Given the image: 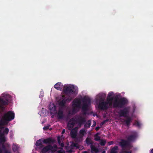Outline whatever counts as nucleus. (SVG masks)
Instances as JSON below:
<instances>
[{"instance_id": "f257e3e1", "label": "nucleus", "mask_w": 153, "mask_h": 153, "mask_svg": "<svg viewBox=\"0 0 153 153\" xmlns=\"http://www.w3.org/2000/svg\"><path fill=\"white\" fill-rule=\"evenodd\" d=\"M132 134L129 135L127 137V140L122 139L119 143L120 146L123 149L126 147H130V142L134 140L137 135V132L136 131H133L131 132Z\"/></svg>"}, {"instance_id": "f03ea898", "label": "nucleus", "mask_w": 153, "mask_h": 153, "mask_svg": "<svg viewBox=\"0 0 153 153\" xmlns=\"http://www.w3.org/2000/svg\"><path fill=\"white\" fill-rule=\"evenodd\" d=\"M15 117L14 113L11 111H9L4 114L0 120V125L3 126L8 124V122L13 120Z\"/></svg>"}, {"instance_id": "7ed1b4c3", "label": "nucleus", "mask_w": 153, "mask_h": 153, "mask_svg": "<svg viewBox=\"0 0 153 153\" xmlns=\"http://www.w3.org/2000/svg\"><path fill=\"white\" fill-rule=\"evenodd\" d=\"M128 102V100L125 97L121 98L119 100L116 99L113 102V107L122 108Z\"/></svg>"}, {"instance_id": "20e7f679", "label": "nucleus", "mask_w": 153, "mask_h": 153, "mask_svg": "<svg viewBox=\"0 0 153 153\" xmlns=\"http://www.w3.org/2000/svg\"><path fill=\"white\" fill-rule=\"evenodd\" d=\"M73 112H77L81 107V101L79 98H76L72 102Z\"/></svg>"}, {"instance_id": "39448f33", "label": "nucleus", "mask_w": 153, "mask_h": 153, "mask_svg": "<svg viewBox=\"0 0 153 153\" xmlns=\"http://www.w3.org/2000/svg\"><path fill=\"white\" fill-rule=\"evenodd\" d=\"M83 104L82 106V110L83 114H85L86 112L88 109V107L91 103V100L88 98H84L82 100Z\"/></svg>"}, {"instance_id": "423d86ee", "label": "nucleus", "mask_w": 153, "mask_h": 153, "mask_svg": "<svg viewBox=\"0 0 153 153\" xmlns=\"http://www.w3.org/2000/svg\"><path fill=\"white\" fill-rule=\"evenodd\" d=\"M74 86L73 85H70L68 86H64L63 91L66 94H74L75 93L74 91Z\"/></svg>"}, {"instance_id": "0eeeda50", "label": "nucleus", "mask_w": 153, "mask_h": 153, "mask_svg": "<svg viewBox=\"0 0 153 153\" xmlns=\"http://www.w3.org/2000/svg\"><path fill=\"white\" fill-rule=\"evenodd\" d=\"M71 100V99L69 97H65L64 95H63L61 99L59 100V105L62 107H63L65 106L66 102L70 101Z\"/></svg>"}, {"instance_id": "6e6552de", "label": "nucleus", "mask_w": 153, "mask_h": 153, "mask_svg": "<svg viewBox=\"0 0 153 153\" xmlns=\"http://www.w3.org/2000/svg\"><path fill=\"white\" fill-rule=\"evenodd\" d=\"M130 107H128L125 108L123 109H121L119 111L118 113L120 117H126L129 113Z\"/></svg>"}, {"instance_id": "1a4fd4ad", "label": "nucleus", "mask_w": 153, "mask_h": 153, "mask_svg": "<svg viewBox=\"0 0 153 153\" xmlns=\"http://www.w3.org/2000/svg\"><path fill=\"white\" fill-rule=\"evenodd\" d=\"M50 150L51 151V153H54L55 151V150H54L53 146L52 145H49L43 148L41 152L42 153H46Z\"/></svg>"}, {"instance_id": "9d476101", "label": "nucleus", "mask_w": 153, "mask_h": 153, "mask_svg": "<svg viewBox=\"0 0 153 153\" xmlns=\"http://www.w3.org/2000/svg\"><path fill=\"white\" fill-rule=\"evenodd\" d=\"M108 106L105 101H102L100 102L98 105V108L102 110H106L108 108Z\"/></svg>"}, {"instance_id": "9b49d317", "label": "nucleus", "mask_w": 153, "mask_h": 153, "mask_svg": "<svg viewBox=\"0 0 153 153\" xmlns=\"http://www.w3.org/2000/svg\"><path fill=\"white\" fill-rule=\"evenodd\" d=\"M86 122L85 118L81 116L78 117L76 119V122L79 126H81Z\"/></svg>"}, {"instance_id": "f8f14e48", "label": "nucleus", "mask_w": 153, "mask_h": 153, "mask_svg": "<svg viewBox=\"0 0 153 153\" xmlns=\"http://www.w3.org/2000/svg\"><path fill=\"white\" fill-rule=\"evenodd\" d=\"M78 128L75 127L73 128L70 132L71 137L73 138H76L77 136V133Z\"/></svg>"}, {"instance_id": "ddd939ff", "label": "nucleus", "mask_w": 153, "mask_h": 153, "mask_svg": "<svg viewBox=\"0 0 153 153\" xmlns=\"http://www.w3.org/2000/svg\"><path fill=\"white\" fill-rule=\"evenodd\" d=\"M106 94L104 93H100L97 96V99L100 102L104 101L105 97Z\"/></svg>"}, {"instance_id": "4468645a", "label": "nucleus", "mask_w": 153, "mask_h": 153, "mask_svg": "<svg viewBox=\"0 0 153 153\" xmlns=\"http://www.w3.org/2000/svg\"><path fill=\"white\" fill-rule=\"evenodd\" d=\"M57 116L58 118L59 119H62L64 118V115L62 109H59V110L57 113Z\"/></svg>"}, {"instance_id": "2eb2a0df", "label": "nucleus", "mask_w": 153, "mask_h": 153, "mask_svg": "<svg viewBox=\"0 0 153 153\" xmlns=\"http://www.w3.org/2000/svg\"><path fill=\"white\" fill-rule=\"evenodd\" d=\"M42 141L45 144H53L54 143V140L51 137L44 139Z\"/></svg>"}, {"instance_id": "dca6fc26", "label": "nucleus", "mask_w": 153, "mask_h": 153, "mask_svg": "<svg viewBox=\"0 0 153 153\" xmlns=\"http://www.w3.org/2000/svg\"><path fill=\"white\" fill-rule=\"evenodd\" d=\"M54 87L57 90L61 91L63 88V85L61 82H58L56 83Z\"/></svg>"}, {"instance_id": "f3484780", "label": "nucleus", "mask_w": 153, "mask_h": 153, "mask_svg": "<svg viewBox=\"0 0 153 153\" xmlns=\"http://www.w3.org/2000/svg\"><path fill=\"white\" fill-rule=\"evenodd\" d=\"M0 103L3 106V105H8L9 103V101L8 100L5 99L3 98H0Z\"/></svg>"}, {"instance_id": "a211bd4d", "label": "nucleus", "mask_w": 153, "mask_h": 153, "mask_svg": "<svg viewBox=\"0 0 153 153\" xmlns=\"http://www.w3.org/2000/svg\"><path fill=\"white\" fill-rule=\"evenodd\" d=\"M113 100V98H107V105H109V106H111L112 104V101Z\"/></svg>"}, {"instance_id": "6ab92c4d", "label": "nucleus", "mask_w": 153, "mask_h": 153, "mask_svg": "<svg viewBox=\"0 0 153 153\" xmlns=\"http://www.w3.org/2000/svg\"><path fill=\"white\" fill-rule=\"evenodd\" d=\"M131 121V119L130 117H128L127 120H125L124 122L125 123L126 125L127 126H129L130 125Z\"/></svg>"}, {"instance_id": "aec40b11", "label": "nucleus", "mask_w": 153, "mask_h": 153, "mask_svg": "<svg viewBox=\"0 0 153 153\" xmlns=\"http://www.w3.org/2000/svg\"><path fill=\"white\" fill-rule=\"evenodd\" d=\"M75 122L76 120H75L74 119L72 118L70 120L68 123L70 124V125L72 126H74L75 124Z\"/></svg>"}, {"instance_id": "412c9836", "label": "nucleus", "mask_w": 153, "mask_h": 153, "mask_svg": "<svg viewBox=\"0 0 153 153\" xmlns=\"http://www.w3.org/2000/svg\"><path fill=\"white\" fill-rule=\"evenodd\" d=\"M85 142L88 145L91 144L92 145L93 142L91 139L88 137H87L85 140Z\"/></svg>"}, {"instance_id": "4be33fe9", "label": "nucleus", "mask_w": 153, "mask_h": 153, "mask_svg": "<svg viewBox=\"0 0 153 153\" xmlns=\"http://www.w3.org/2000/svg\"><path fill=\"white\" fill-rule=\"evenodd\" d=\"M91 148L92 151L96 153H97L99 152V150L98 149L93 145H91Z\"/></svg>"}, {"instance_id": "5701e85b", "label": "nucleus", "mask_w": 153, "mask_h": 153, "mask_svg": "<svg viewBox=\"0 0 153 153\" xmlns=\"http://www.w3.org/2000/svg\"><path fill=\"white\" fill-rule=\"evenodd\" d=\"M118 149V147L117 146H114L113 148L111 149L110 153H117V150Z\"/></svg>"}, {"instance_id": "b1692460", "label": "nucleus", "mask_w": 153, "mask_h": 153, "mask_svg": "<svg viewBox=\"0 0 153 153\" xmlns=\"http://www.w3.org/2000/svg\"><path fill=\"white\" fill-rule=\"evenodd\" d=\"M58 142L59 145H60L62 147L64 146V145L63 143H61V138L59 136L57 137Z\"/></svg>"}, {"instance_id": "393cba45", "label": "nucleus", "mask_w": 153, "mask_h": 153, "mask_svg": "<svg viewBox=\"0 0 153 153\" xmlns=\"http://www.w3.org/2000/svg\"><path fill=\"white\" fill-rule=\"evenodd\" d=\"M79 132L80 134L82 135V137H83V136H84L85 134L86 133V131L84 128H82L80 130Z\"/></svg>"}, {"instance_id": "a878e982", "label": "nucleus", "mask_w": 153, "mask_h": 153, "mask_svg": "<svg viewBox=\"0 0 153 153\" xmlns=\"http://www.w3.org/2000/svg\"><path fill=\"white\" fill-rule=\"evenodd\" d=\"M42 142L41 139H40L37 140L36 143V146H42Z\"/></svg>"}, {"instance_id": "bb28decb", "label": "nucleus", "mask_w": 153, "mask_h": 153, "mask_svg": "<svg viewBox=\"0 0 153 153\" xmlns=\"http://www.w3.org/2000/svg\"><path fill=\"white\" fill-rule=\"evenodd\" d=\"M91 125V122L89 120L84 125V127L85 128H88L90 127Z\"/></svg>"}, {"instance_id": "cd10ccee", "label": "nucleus", "mask_w": 153, "mask_h": 153, "mask_svg": "<svg viewBox=\"0 0 153 153\" xmlns=\"http://www.w3.org/2000/svg\"><path fill=\"white\" fill-rule=\"evenodd\" d=\"M5 137H0V143H4L6 141Z\"/></svg>"}, {"instance_id": "c85d7f7f", "label": "nucleus", "mask_w": 153, "mask_h": 153, "mask_svg": "<svg viewBox=\"0 0 153 153\" xmlns=\"http://www.w3.org/2000/svg\"><path fill=\"white\" fill-rule=\"evenodd\" d=\"M9 132V129L7 128H5L3 131V132L5 135H7Z\"/></svg>"}, {"instance_id": "c756f323", "label": "nucleus", "mask_w": 153, "mask_h": 153, "mask_svg": "<svg viewBox=\"0 0 153 153\" xmlns=\"http://www.w3.org/2000/svg\"><path fill=\"white\" fill-rule=\"evenodd\" d=\"M114 94L113 92H109L107 98H113L112 96Z\"/></svg>"}, {"instance_id": "7c9ffc66", "label": "nucleus", "mask_w": 153, "mask_h": 153, "mask_svg": "<svg viewBox=\"0 0 153 153\" xmlns=\"http://www.w3.org/2000/svg\"><path fill=\"white\" fill-rule=\"evenodd\" d=\"M106 142L105 141L102 140H101L100 144L101 146H104L105 145Z\"/></svg>"}, {"instance_id": "2f4dec72", "label": "nucleus", "mask_w": 153, "mask_h": 153, "mask_svg": "<svg viewBox=\"0 0 153 153\" xmlns=\"http://www.w3.org/2000/svg\"><path fill=\"white\" fill-rule=\"evenodd\" d=\"M94 137V140L96 141H98L100 140V136H95Z\"/></svg>"}, {"instance_id": "473e14b6", "label": "nucleus", "mask_w": 153, "mask_h": 153, "mask_svg": "<svg viewBox=\"0 0 153 153\" xmlns=\"http://www.w3.org/2000/svg\"><path fill=\"white\" fill-rule=\"evenodd\" d=\"M135 125H136V126H138V127H140V123L138 121H136L135 122Z\"/></svg>"}, {"instance_id": "72a5a7b5", "label": "nucleus", "mask_w": 153, "mask_h": 153, "mask_svg": "<svg viewBox=\"0 0 153 153\" xmlns=\"http://www.w3.org/2000/svg\"><path fill=\"white\" fill-rule=\"evenodd\" d=\"M50 126V125H49L46 126H45L43 127V129L44 130H47L49 128Z\"/></svg>"}, {"instance_id": "f704fd0d", "label": "nucleus", "mask_w": 153, "mask_h": 153, "mask_svg": "<svg viewBox=\"0 0 153 153\" xmlns=\"http://www.w3.org/2000/svg\"><path fill=\"white\" fill-rule=\"evenodd\" d=\"M108 121V120H104L102 122L100 123V125L101 126L103 125L106 122Z\"/></svg>"}, {"instance_id": "c9c22d12", "label": "nucleus", "mask_w": 153, "mask_h": 153, "mask_svg": "<svg viewBox=\"0 0 153 153\" xmlns=\"http://www.w3.org/2000/svg\"><path fill=\"white\" fill-rule=\"evenodd\" d=\"M2 152H3L4 151L7 149L5 146L4 144H2Z\"/></svg>"}, {"instance_id": "e433bc0d", "label": "nucleus", "mask_w": 153, "mask_h": 153, "mask_svg": "<svg viewBox=\"0 0 153 153\" xmlns=\"http://www.w3.org/2000/svg\"><path fill=\"white\" fill-rule=\"evenodd\" d=\"M68 129L70 130L71 129L73 128V127H74V126H72L70 125V124H68Z\"/></svg>"}, {"instance_id": "4c0bfd02", "label": "nucleus", "mask_w": 153, "mask_h": 153, "mask_svg": "<svg viewBox=\"0 0 153 153\" xmlns=\"http://www.w3.org/2000/svg\"><path fill=\"white\" fill-rule=\"evenodd\" d=\"M3 152L4 153H11L10 150H7V149L4 151Z\"/></svg>"}, {"instance_id": "58836bf2", "label": "nucleus", "mask_w": 153, "mask_h": 153, "mask_svg": "<svg viewBox=\"0 0 153 153\" xmlns=\"http://www.w3.org/2000/svg\"><path fill=\"white\" fill-rule=\"evenodd\" d=\"M5 134L3 132H0V137H5L4 135Z\"/></svg>"}, {"instance_id": "ea45409f", "label": "nucleus", "mask_w": 153, "mask_h": 153, "mask_svg": "<svg viewBox=\"0 0 153 153\" xmlns=\"http://www.w3.org/2000/svg\"><path fill=\"white\" fill-rule=\"evenodd\" d=\"M113 143H114V142L113 141H111L109 142L108 143V144L109 145H111L113 144Z\"/></svg>"}, {"instance_id": "a19ab883", "label": "nucleus", "mask_w": 153, "mask_h": 153, "mask_svg": "<svg viewBox=\"0 0 153 153\" xmlns=\"http://www.w3.org/2000/svg\"><path fill=\"white\" fill-rule=\"evenodd\" d=\"M76 112H73V111H72V113H71V112H69L68 113V116H70V115L71 114H72V115H73V114L74 113H76Z\"/></svg>"}, {"instance_id": "79ce46f5", "label": "nucleus", "mask_w": 153, "mask_h": 153, "mask_svg": "<svg viewBox=\"0 0 153 153\" xmlns=\"http://www.w3.org/2000/svg\"><path fill=\"white\" fill-rule=\"evenodd\" d=\"M124 153H132L131 151H125L124 152Z\"/></svg>"}, {"instance_id": "37998d69", "label": "nucleus", "mask_w": 153, "mask_h": 153, "mask_svg": "<svg viewBox=\"0 0 153 153\" xmlns=\"http://www.w3.org/2000/svg\"><path fill=\"white\" fill-rule=\"evenodd\" d=\"M100 127L99 126H97L96 128H95V130L97 131H98L99 129L100 128Z\"/></svg>"}, {"instance_id": "c03bdc74", "label": "nucleus", "mask_w": 153, "mask_h": 153, "mask_svg": "<svg viewBox=\"0 0 153 153\" xmlns=\"http://www.w3.org/2000/svg\"><path fill=\"white\" fill-rule=\"evenodd\" d=\"M100 133L98 132L95 134V135H94V136H98L100 135Z\"/></svg>"}, {"instance_id": "a18cd8bd", "label": "nucleus", "mask_w": 153, "mask_h": 153, "mask_svg": "<svg viewBox=\"0 0 153 153\" xmlns=\"http://www.w3.org/2000/svg\"><path fill=\"white\" fill-rule=\"evenodd\" d=\"M1 109H3V106L1 105H0V110Z\"/></svg>"}, {"instance_id": "49530a36", "label": "nucleus", "mask_w": 153, "mask_h": 153, "mask_svg": "<svg viewBox=\"0 0 153 153\" xmlns=\"http://www.w3.org/2000/svg\"><path fill=\"white\" fill-rule=\"evenodd\" d=\"M65 132V129H64L62 130V134L64 133Z\"/></svg>"}, {"instance_id": "de8ad7c7", "label": "nucleus", "mask_w": 153, "mask_h": 153, "mask_svg": "<svg viewBox=\"0 0 153 153\" xmlns=\"http://www.w3.org/2000/svg\"><path fill=\"white\" fill-rule=\"evenodd\" d=\"M2 150L1 148L0 147V153H2Z\"/></svg>"}, {"instance_id": "09e8293b", "label": "nucleus", "mask_w": 153, "mask_h": 153, "mask_svg": "<svg viewBox=\"0 0 153 153\" xmlns=\"http://www.w3.org/2000/svg\"><path fill=\"white\" fill-rule=\"evenodd\" d=\"M68 152L69 153H71V152H72V150L71 149V150H69Z\"/></svg>"}, {"instance_id": "8fccbe9b", "label": "nucleus", "mask_w": 153, "mask_h": 153, "mask_svg": "<svg viewBox=\"0 0 153 153\" xmlns=\"http://www.w3.org/2000/svg\"><path fill=\"white\" fill-rule=\"evenodd\" d=\"M53 110L54 111H56V108L55 107L53 108Z\"/></svg>"}, {"instance_id": "3c124183", "label": "nucleus", "mask_w": 153, "mask_h": 153, "mask_svg": "<svg viewBox=\"0 0 153 153\" xmlns=\"http://www.w3.org/2000/svg\"><path fill=\"white\" fill-rule=\"evenodd\" d=\"M94 123L93 124V125L92 126H95L96 125V123L95 122V121H94Z\"/></svg>"}, {"instance_id": "603ef678", "label": "nucleus", "mask_w": 153, "mask_h": 153, "mask_svg": "<svg viewBox=\"0 0 153 153\" xmlns=\"http://www.w3.org/2000/svg\"><path fill=\"white\" fill-rule=\"evenodd\" d=\"M82 153H88V152L86 151H84Z\"/></svg>"}, {"instance_id": "864d4df0", "label": "nucleus", "mask_w": 153, "mask_h": 153, "mask_svg": "<svg viewBox=\"0 0 153 153\" xmlns=\"http://www.w3.org/2000/svg\"><path fill=\"white\" fill-rule=\"evenodd\" d=\"M150 153H153V149L151 150Z\"/></svg>"}, {"instance_id": "5fc2aeb1", "label": "nucleus", "mask_w": 153, "mask_h": 153, "mask_svg": "<svg viewBox=\"0 0 153 153\" xmlns=\"http://www.w3.org/2000/svg\"><path fill=\"white\" fill-rule=\"evenodd\" d=\"M58 153H62V152H61V151L59 150L58 151Z\"/></svg>"}, {"instance_id": "6e6d98bb", "label": "nucleus", "mask_w": 153, "mask_h": 153, "mask_svg": "<svg viewBox=\"0 0 153 153\" xmlns=\"http://www.w3.org/2000/svg\"><path fill=\"white\" fill-rule=\"evenodd\" d=\"M101 153H105V151H102Z\"/></svg>"}, {"instance_id": "4d7b16f0", "label": "nucleus", "mask_w": 153, "mask_h": 153, "mask_svg": "<svg viewBox=\"0 0 153 153\" xmlns=\"http://www.w3.org/2000/svg\"><path fill=\"white\" fill-rule=\"evenodd\" d=\"M76 143H74V146H76Z\"/></svg>"}, {"instance_id": "13d9d810", "label": "nucleus", "mask_w": 153, "mask_h": 153, "mask_svg": "<svg viewBox=\"0 0 153 153\" xmlns=\"http://www.w3.org/2000/svg\"><path fill=\"white\" fill-rule=\"evenodd\" d=\"M54 147H55V148H56L57 146H56V145H54Z\"/></svg>"}, {"instance_id": "bf43d9fd", "label": "nucleus", "mask_w": 153, "mask_h": 153, "mask_svg": "<svg viewBox=\"0 0 153 153\" xmlns=\"http://www.w3.org/2000/svg\"><path fill=\"white\" fill-rule=\"evenodd\" d=\"M50 110H52V109H50Z\"/></svg>"}]
</instances>
